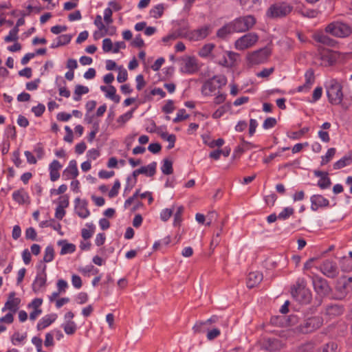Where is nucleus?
Wrapping results in <instances>:
<instances>
[{"mask_svg": "<svg viewBox=\"0 0 352 352\" xmlns=\"http://www.w3.org/2000/svg\"><path fill=\"white\" fill-rule=\"evenodd\" d=\"M329 102L333 105L340 104L343 100L342 84L336 78H331L324 85Z\"/></svg>", "mask_w": 352, "mask_h": 352, "instance_id": "obj_1", "label": "nucleus"}, {"mask_svg": "<svg viewBox=\"0 0 352 352\" xmlns=\"http://www.w3.org/2000/svg\"><path fill=\"white\" fill-rule=\"evenodd\" d=\"M227 78L224 75H215L206 80L201 89L202 95L211 96L217 89H221L227 84Z\"/></svg>", "mask_w": 352, "mask_h": 352, "instance_id": "obj_2", "label": "nucleus"}, {"mask_svg": "<svg viewBox=\"0 0 352 352\" xmlns=\"http://www.w3.org/2000/svg\"><path fill=\"white\" fill-rule=\"evenodd\" d=\"M324 30L326 33L337 38H346L352 32L351 26L341 21H334L329 23Z\"/></svg>", "mask_w": 352, "mask_h": 352, "instance_id": "obj_3", "label": "nucleus"}, {"mask_svg": "<svg viewBox=\"0 0 352 352\" xmlns=\"http://www.w3.org/2000/svg\"><path fill=\"white\" fill-rule=\"evenodd\" d=\"M240 55L232 51H222L217 54L212 55V59L219 65L223 66L226 68H232L234 67Z\"/></svg>", "mask_w": 352, "mask_h": 352, "instance_id": "obj_4", "label": "nucleus"}, {"mask_svg": "<svg viewBox=\"0 0 352 352\" xmlns=\"http://www.w3.org/2000/svg\"><path fill=\"white\" fill-rule=\"evenodd\" d=\"M236 33H243L251 30L256 23V18L251 14L241 16L232 21Z\"/></svg>", "mask_w": 352, "mask_h": 352, "instance_id": "obj_5", "label": "nucleus"}, {"mask_svg": "<svg viewBox=\"0 0 352 352\" xmlns=\"http://www.w3.org/2000/svg\"><path fill=\"white\" fill-rule=\"evenodd\" d=\"M259 36L255 32H248L238 38L234 43L236 50L244 51L254 47L258 41Z\"/></svg>", "mask_w": 352, "mask_h": 352, "instance_id": "obj_6", "label": "nucleus"}, {"mask_svg": "<svg viewBox=\"0 0 352 352\" xmlns=\"http://www.w3.org/2000/svg\"><path fill=\"white\" fill-rule=\"evenodd\" d=\"M293 10V6L287 2L272 4L267 11V16L271 18H280L288 15Z\"/></svg>", "mask_w": 352, "mask_h": 352, "instance_id": "obj_7", "label": "nucleus"}, {"mask_svg": "<svg viewBox=\"0 0 352 352\" xmlns=\"http://www.w3.org/2000/svg\"><path fill=\"white\" fill-rule=\"evenodd\" d=\"M212 27L210 25H204L198 28L189 31L186 38L190 41H199L206 38L212 32Z\"/></svg>", "mask_w": 352, "mask_h": 352, "instance_id": "obj_8", "label": "nucleus"}, {"mask_svg": "<svg viewBox=\"0 0 352 352\" xmlns=\"http://www.w3.org/2000/svg\"><path fill=\"white\" fill-rule=\"evenodd\" d=\"M38 271L32 284V289L34 293L39 292L45 286L47 282V266L45 264L38 265Z\"/></svg>", "mask_w": 352, "mask_h": 352, "instance_id": "obj_9", "label": "nucleus"}, {"mask_svg": "<svg viewBox=\"0 0 352 352\" xmlns=\"http://www.w3.org/2000/svg\"><path fill=\"white\" fill-rule=\"evenodd\" d=\"M323 323L322 317L316 316L307 318L300 326L299 329L303 333H311L320 328Z\"/></svg>", "mask_w": 352, "mask_h": 352, "instance_id": "obj_10", "label": "nucleus"}, {"mask_svg": "<svg viewBox=\"0 0 352 352\" xmlns=\"http://www.w3.org/2000/svg\"><path fill=\"white\" fill-rule=\"evenodd\" d=\"M270 54V50L267 48H261L254 51L247 56L248 61L252 65H258L265 63Z\"/></svg>", "mask_w": 352, "mask_h": 352, "instance_id": "obj_11", "label": "nucleus"}, {"mask_svg": "<svg viewBox=\"0 0 352 352\" xmlns=\"http://www.w3.org/2000/svg\"><path fill=\"white\" fill-rule=\"evenodd\" d=\"M74 317V314L72 311L67 312L64 316V322L60 325L67 336H72L77 331L78 327L73 320Z\"/></svg>", "mask_w": 352, "mask_h": 352, "instance_id": "obj_12", "label": "nucleus"}, {"mask_svg": "<svg viewBox=\"0 0 352 352\" xmlns=\"http://www.w3.org/2000/svg\"><path fill=\"white\" fill-rule=\"evenodd\" d=\"M311 206L312 211L316 212L320 209H324L330 207V201L328 199L322 195L316 194L310 197Z\"/></svg>", "mask_w": 352, "mask_h": 352, "instance_id": "obj_13", "label": "nucleus"}, {"mask_svg": "<svg viewBox=\"0 0 352 352\" xmlns=\"http://www.w3.org/2000/svg\"><path fill=\"white\" fill-rule=\"evenodd\" d=\"M312 284L316 292L320 296H324L329 292L327 280L318 275L311 276Z\"/></svg>", "mask_w": 352, "mask_h": 352, "instance_id": "obj_14", "label": "nucleus"}, {"mask_svg": "<svg viewBox=\"0 0 352 352\" xmlns=\"http://www.w3.org/2000/svg\"><path fill=\"white\" fill-rule=\"evenodd\" d=\"M21 303V299L16 297V293L11 292L9 293L8 300L5 302L4 306L1 308L2 312L9 311L13 314H15L19 309Z\"/></svg>", "mask_w": 352, "mask_h": 352, "instance_id": "obj_15", "label": "nucleus"}, {"mask_svg": "<svg viewBox=\"0 0 352 352\" xmlns=\"http://www.w3.org/2000/svg\"><path fill=\"white\" fill-rule=\"evenodd\" d=\"M199 69L197 59L193 56H188L183 59V65L180 68L182 73L186 74H193Z\"/></svg>", "mask_w": 352, "mask_h": 352, "instance_id": "obj_16", "label": "nucleus"}, {"mask_svg": "<svg viewBox=\"0 0 352 352\" xmlns=\"http://www.w3.org/2000/svg\"><path fill=\"white\" fill-rule=\"evenodd\" d=\"M320 270L329 278H335L338 274V269L335 262L331 260H326L322 262Z\"/></svg>", "mask_w": 352, "mask_h": 352, "instance_id": "obj_17", "label": "nucleus"}, {"mask_svg": "<svg viewBox=\"0 0 352 352\" xmlns=\"http://www.w3.org/2000/svg\"><path fill=\"white\" fill-rule=\"evenodd\" d=\"M87 206L88 202L87 200L80 199L79 197L75 199L74 211L79 217L86 219L90 215V211Z\"/></svg>", "mask_w": 352, "mask_h": 352, "instance_id": "obj_18", "label": "nucleus"}, {"mask_svg": "<svg viewBox=\"0 0 352 352\" xmlns=\"http://www.w3.org/2000/svg\"><path fill=\"white\" fill-rule=\"evenodd\" d=\"M305 82L302 85L297 87L298 92H308L315 82V76L313 70H307L305 74Z\"/></svg>", "mask_w": 352, "mask_h": 352, "instance_id": "obj_19", "label": "nucleus"}, {"mask_svg": "<svg viewBox=\"0 0 352 352\" xmlns=\"http://www.w3.org/2000/svg\"><path fill=\"white\" fill-rule=\"evenodd\" d=\"M293 298L302 304H307L311 300V293L310 290L304 289L299 291H291Z\"/></svg>", "mask_w": 352, "mask_h": 352, "instance_id": "obj_20", "label": "nucleus"}, {"mask_svg": "<svg viewBox=\"0 0 352 352\" xmlns=\"http://www.w3.org/2000/svg\"><path fill=\"white\" fill-rule=\"evenodd\" d=\"M217 320L218 317L217 316H212L206 321L196 322L192 329L195 333H204L206 330H208V327L210 323L216 322Z\"/></svg>", "mask_w": 352, "mask_h": 352, "instance_id": "obj_21", "label": "nucleus"}, {"mask_svg": "<svg viewBox=\"0 0 352 352\" xmlns=\"http://www.w3.org/2000/svg\"><path fill=\"white\" fill-rule=\"evenodd\" d=\"M13 200L19 205H24L30 203L28 193L23 188L14 190L12 195Z\"/></svg>", "mask_w": 352, "mask_h": 352, "instance_id": "obj_22", "label": "nucleus"}, {"mask_svg": "<svg viewBox=\"0 0 352 352\" xmlns=\"http://www.w3.org/2000/svg\"><path fill=\"white\" fill-rule=\"evenodd\" d=\"M78 175V170L77 167L76 161L72 160L69 161L68 166L64 170L63 176L65 179L68 180L72 178H76Z\"/></svg>", "mask_w": 352, "mask_h": 352, "instance_id": "obj_23", "label": "nucleus"}, {"mask_svg": "<svg viewBox=\"0 0 352 352\" xmlns=\"http://www.w3.org/2000/svg\"><path fill=\"white\" fill-rule=\"evenodd\" d=\"M58 318L56 314H50L42 317L36 324V329L38 331L43 330L50 325H51L53 322H54Z\"/></svg>", "mask_w": 352, "mask_h": 352, "instance_id": "obj_24", "label": "nucleus"}, {"mask_svg": "<svg viewBox=\"0 0 352 352\" xmlns=\"http://www.w3.org/2000/svg\"><path fill=\"white\" fill-rule=\"evenodd\" d=\"M63 166L60 163L56 160H54L49 165V173L50 177L52 182H55L58 180L60 177L59 171L62 168Z\"/></svg>", "mask_w": 352, "mask_h": 352, "instance_id": "obj_25", "label": "nucleus"}, {"mask_svg": "<svg viewBox=\"0 0 352 352\" xmlns=\"http://www.w3.org/2000/svg\"><path fill=\"white\" fill-rule=\"evenodd\" d=\"M100 90L104 93L105 97L116 103L120 102V97L116 94V89L112 85L100 86Z\"/></svg>", "mask_w": 352, "mask_h": 352, "instance_id": "obj_26", "label": "nucleus"}, {"mask_svg": "<svg viewBox=\"0 0 352 352\" xmlns=\"http://www.w3.org/2000/svg\"><path fill=\"white\" fill-rule=\"evenodd\" d=\"M263 280V274L260 272H252L249 273L247 278V287L253 288L257 286Z\"/></svg>", "mask_w": 352, "mask_h": 352, "instance_id": "obj_27", "label": "nucleus"}, {"mask_svg": "<svg viewBox=\"0 0 352 352\" xmlns=\"http://www.w3.org/2000/svg\"><path fill=\"white\" fill-rule=\"evenodd\" d=\"M352 164V151L349 152L341 159L336 162L333 166L334 170H339Z\"/></svg>", "mask_w": 352, "mask_h": 352, "instance_id": "obj_28", "label": "nucleus"}, {"mask_svg": "<svg viewBox=\"0 0 352 352\" xmlns=\"http://www.w3.org/2000/svg\"><path fill=\"white\" fill-rule=\"evenodd\" d=\"M232 33H236L232 26V22L230 21L226 24H225L223 27L219 28L217 31V36L220 38H226L229 34Z\"/></svg>", "mask_w": 352, "mask_h": 352, "instance_id": "obj_29", "label": "nucleus"}, {"mask_svg": "<svg viewBox=\"0 0 352 352\" xmlns=\"http://www.w3.org/2000/svg\"><path fill=\"white\" fill-rule=\"evenodd\" d=\"M58 246L61 247L60 255L74 253L76 251V245L68 243L67 240H60L57 242Z\"/></svg>", "mask_w": 352, "mask_h": 352, "instance_id": "obj_30", "label": "nucleus"}, {"mask_svg": "<svg viewBox=\"0 0 352 352\" xmlns=\"http://www.w3.org/2000/svg\"><path fill=\"white\" fill-rule=\"evenodd\" d=\"M72 38V36L70 34H61L53 41L51 43L50 47L54 49L60 46L67 45L70 43Z\"/></svg>", "mask_w": 352, "mask_h": 352, "instance_id": "obj_31", "label": "nucleus"}, {"mask_svg": "<svg viewBox=\"0 0 352 352\" xmlns=\"http://www.w3.org/2000/svg\"><path fill=\"white\" fill-rule=\"evenodd\" d=\"M265 349L270 351L280 350L283 347L281 342L275 338H270L266 342Z\"/></svg>", "mask_w": 352, "mask_h": 352, "instance_id": "obj_32", "label": "nucleus"}, {"mask_svg": "<svg viewBox=\"0 0 352 352\" xmlns=\"http://www.w3.org/2000/svg\"><path fill=\"white\" fill-rule=\"evenodd\" d=\"M215 47L213 43H206L199 50L198 54L201 58H208L212 55V52Z\"/></svg>", "mask_w": 352, "mask_h": 352, "instance_id": "obj_33", "label": "nucleus"}, {"mask_svg": "<svg viewBox=\"0 0 352 352\" xmlns=\"http://www.w3.org/2000/svg\"><path fill=\"white\" fill-rule=\"evenodd\" d=\"M157 163L153 162L147 166H143L140 167V170L142 175L147 177H153L156 173Z\"/></svg>", "mask_w": 352, "mask_h": 352, "instance_id": "obj_34", "label": "nucleus"}, {"mask_svg": "<svg viewBox=\"0 0 352 352\" xmlns=\"http://www.w3.org/2000/svg\"><path fill=\"white\" fill-rule=\"evenodd\" d=\"M54 258V250L52 245H47L44 252V256L43 261H41V263L38 265H43V263H50L52 261Z\"/></svg>", "mask_w": 352, "mask_h": 352, "instance_id": "obj_35", "label": "nucleus"}, {"mask_svg": "<svg viewBox=\"0 0 352 352\" xmlns=\"http://www.w3.org/2000/svg\"><path fill=\"white\" fill-rule=\"evenodd\" d=\"M230 109V103H227L226 104L221 105L212 113V118L214 120L219 119Z\"/></svg>", "mask_w": 352, "mask_h": 352, "instance_id": "obj_36", "label": "nucleus"}, {"mask_svg": "<svg viewBox=\"0 0 352 352\" xmlns=\"http://www.w3.org/2000/svg\"><path fill=\"white\" fill-rule=\"evenodd\" d=\"M164 6L162 3H159L155 6H153L149 12V14L151 17L154 19H159L160 18L164 13Z\"/></svg>", "mask_w": 352, "mask_h": 352, "instance_id": "obj_37", "label": "nucleus"}, {"mask_svg": "<svg viewBox=\"0 0 352 352\" xmlns=\"http://www.w3.org/2000/svg\"><path fill=\"white\" fill-rule=\"evenodd\" d=\"M314 38L316 41L327 45H332L333 43L332 38L322 32L315 34Z\"/></svg>", "mask_w": 352, "mask_h": 352, "instance_id": "obj_38", "label": "nucleus"}, {"mask_svg": "<svg viewBox=\"0 0 352 352\" xmlns=\"http://www.w3.org/2000/svg\"><path fill=\"white\" fill-rule=\"evenodd\" d=\"M309 131V127H303L298 131H292L287 133V136L291 140H299Z\"/></svg>", "mask_w": 352, "mask_h": 352, "instance_id": "obj_39", "label": "nucleus"}, {"mask_svg": "<svg viewBox=\"0 0 352 352\" xmlns=\"http://www.w3.org/2000/svg\"><path fill=\"white\" fill-rule=\"evenodd\" d=\"M184 207L182 206H179L176 207V209L174 210V219H173V226H180L182 221V214L184 212Z\"/></svg>", "mask_w": 352, "mask_h": 352, "instance_id": "obj_40", "label": "nucleus"}, {"mask_svg": "<svg viewBox=\"0 0 352 352\" xmlns=\"http://www.w3.org/2000/svg\"><path fill=\"white\" fill-rule=\"evenodd\" d=\"M336 153V149L335 148H329L325 155L321 157L320 165L324 166L329 163L333 159Z\"/></svg>", "mask_w": 352, "mask_h": 352, "instance_id": "obj_41", "label": "nucleus"}, {"mask_svg": "<svg viewBox=\"0 0 352 352\" xmlns=\"http://www.w3.org/2000/svg\"><path fill=\"white\" fill-rule=\"evenodd\" d=\"M135 109H132L126 113L120 116L117 119V122L119 123L120 126H124L125 123H126L133 118V114L135 111Z\"/></svg>", "mask_w": 352, "mask_h": 352, "instance_id": "obj_42", "label": "nucleus"}, {"mask_svg": "<svg viewBox=\"0 0 352 352\" xmlns=\"http://www.w3.org/2000/svg\"><path fill=\"white\" fill-rule=\"evenodd\" d=\"M86 226L87 228H83L81 232L82 236L85 240L89 239L92 236L96 228L93 223H87Z\"/></svg>", "mask_w": 352, "mask_h": 352, "instance_id": "obj_43", "label": "nucleus"}, {"mask_svg": "<svg viewBox=\"0 0 352 352\" xmlns=\"http://www.w3.org/2000/svg\"><path fill=\"white\" fill-rule=\"evenodd\" d=\"M341 267L344 272L352 271V252H349L348 257L343 258Z\"/></svg>", "mask_w": 352, "mask_h": 352, "instance_id": "obj_44", "label": "nucleus"}, {"mask_svg": "<svg viewBox=\"0 0 352 352\" xmlns=\"http://www.w3.org/2000/svg\"><path fill=\"white\" fill-rule=\"evenodd\" d=\"M304 289H308L307 287V281L304 278L300 277L296 280V283L292 286V291H299Z\"/></svg>", "mask_w": 352, "mask_h": 352, "instance_id": "obj_45", "label": "nucleus"}, {"mask_svg": "<svg viewBox=\"0 0 352 352\" xmlns=\"http://www.w3.org/2000/svg\"><path fill=\"white\" fill-rule=\"evenodd\" d=\"M161 170L164 175H170L173 173V162L165 159L163 160V164L161 166Z\"/></svg>", "mask_w": 352, "mask_h": 352, "instance_id": "obj_46", "label": "nucleus"}, {"mask_svg": "<svg viewBox=\"0 0 352 352\" xmlns=\"http://www.w3.org/2000/svg\"><path fill=\"white\" fill-rule=\"evenodd\" d=\"M342 313L343 308L337 305L329 306L327 309V314L329 316H340Z\"/></svg>", "mask_w": 352, "mask_h": 352, "instance_id": "obj_47", "label": "nucleus"}, {"mask_svg": "<svg viewBox=\"0 0 352 352\" xmlns=\"http://www.w3.org/2000/svg\"><path fill=\"white\" fill-rule=\"evenodd\" d=\"M26 337V333L21 334L19 332H16L12 335L11 338L12 343L14 345L19 344L25 340Z\"/></svg>", "mask_w": 352, "mask_h": 352, "instance_id": "obj_48", "label": "nucleus"}, {"mask_svg": "<svg viewBox=\"0 0 352 352\" xmlns=\"http://www.w3.org/2000/svg\"><path fill=\"white\" fill-rule=\"evenodd\" d=\"M19 31V28H13L10 30L9 34L4 38V41L7 43L16 41L18 39Z\"/></svg>", "mask_w": 352, "mask_h": 352, "instance_id": "obj_49", "label": "nucleus"}, {"mask_svg": "<svg viewBox=\"0 0 352 352\" xmlns=\"http://www.w3.org/2000/svg\"><path fill=\"white\" fill-rule=\"evenodd\" d=\"M331 179L328 175H323L318 182L317 185L322 190L328 188L331 186Z\"/></svg>", "mask_w": 352, "mask_h": 352, "instance_id": "obj_50", "label": "nucleus"}, {"mask_svg": "<svg viewBox=\"0 0 352 352\" xmlns=\"http://www.w3.org/2000/svg\"><path fill=\"white\" fill-rule=\"evenodd\" d=\"M175 210L174 206L172 208H164L160 212V219L162 221L166 222L172 216Z\"/></svg>", "mask_w": 352, "mask_h": 352, "instance_id": "obj_51", "label": "nucleus"}, {"mask_svg": "<svg viewBox=\"0 0 352 352\" xmlns=\"http://www.w3.org/2000/svg\"><path fill=\"white\" fill-rule=\"evenodd\" d=\"M294 212L293 208L286 207L278 214V219L285 220L292 215Z\"/></svg>", "mask_w": 352, "mask_h": 352, "instance_id": "obj_52", "label": "nucleus"}, {"mask_svg": "<svg viewBox=\"0 0 352 352\" xmlns=\"http://www.w3.org/2000/svg\"><path fill=\"white\" fill-rule=\"evenodd\" d=\"M299 13L304 17L313 19L318 16V12L314 9H306L299 11Z\"/></svg>", "mask_w": 352, "mask_h": 352, "instance_id": "obj_53", "label": "nucleus"}, {"mask_svg": "<svg viewBox=\"0 0 352 352\" xmlns=\"http://www.w3.org/2000/svg\"><path fill=\"white\" fill-rule=\"evenodd\" d=\"M33 152L36 155L35 157L38 160H41L45 155L44 148H43V146L41 145V144H40V143L36 144L34 146Z\"/></svg>", "mask_w": 352, "mask_h": 352, "instance_id": "obj_54", "label": "nucleus"}, {"mask_svg": "<svg viewBox=\"0 0 352 352\" xmlns=\"http://www.w3.org/2000/svg\"><path fill=\"white\" fill-rule=\"evenodd\" d=\"M128 74L127 71L123 67H118V74L117 76V80L118 82H124L127 80Z\"/></svg>", "mask_w": 352, "mask_h": 352, "instance_id": "obj_55", "label": "nucleus"}, {"mask_svg": "<svg viewBox=\"0 0 352 352\" xmlns=\"http://www.w3.org/2000/svg\"><path fill=\"white\" fill-rule=\"evenodd\" d=\"M322 95V88L321 87H317L314 89L312 94V98L309 102L311 103H315L320 99Z\"/></svg>", "mask_w": 352, "mask_h": 352, "instance_id": "obj_56", "label": "nucleus"}, {"mask_svg": "<svg viewBox=\"0 0 352 352\" xmlns=\"http://www.w3.org/2000/svg\"><path fill=\"white\" fill-rule=\"evenodd\" d=\"M214 98L213 100V102L214 104L218 105L223 103L227 98V95L225 93H221L218 91L217 94H214Z\"/></svg>", "mask_w": 352, "mask_h": 352, "instance_id": "obj_57", "label": "nucleus"}, {"mask_svg": "<svg viewBox=\"0 0 352 352\" xmlns=\"http://www.w3.org/2000/svg\"><path fill=\"white\" fill-rule=\"evenodd\" d=\"M113 44L111 41V40L109 38H106L104 39H103L102 41V50L104 51V52H113Z\"/></svg>", "mask_w": 352, "mask_h": 352, "instance_id": "obj_58", "label": "nucleus"}, {"mask_svg": "<svg viewBox=\"0 0 352 352\" xmlns=\"http://www.w3.org/2000/svg\"><path fill=\"white\" fill-rule=\"evenodd\" d=\"M277 123L276 119L275 118L270 117L265 120L263 123V128L264 129H270L276 126Z\"/></svg>", "mask_w": 352, "mask_h": 352, "instance_id": "obj_59", "label": "nucleus"}, {"mask_svg": "<svg viewBox=\"0 0 352 352\" xmlns=\"http://www.w3.org/2000/svg\"><path fill=\"white\" fill-rule=\"evenodd\" d=\"M189 117V115L186 113L184 109H181L178 111L176 117L173 119V122L177 123L182 120H184Z\"/></svg>", "mask_w": 352, "mask_h": 352, "instance_id": "obj_60", "label": "nucleus"}, {"mask_svg": "<svg viewBox=\"0 0 352 352\" xmlns=\"http://www.w3.org/2000/svg\"><path fill=\"white\" fill-rule=\"evenodd\" d=\"M120 188V182L119 180H116L114 182L113 186H112L111 189L109 192V197L110 198L115 197L118 195L119 190Z\"/></svg>", "mask_w": 352, "mask_h": 352, "instance_id": "obj_61", "label": "nucleus"}, {"mask_svg": "<svg viewBox=\"0 0 352 352\" xmlns=\"http://www.w3.org/2000/svg\"><path fill=\"white\" fill-rule=\"evenodd\" d=\"M25 236L27 239L35 241L36 240L37 233L34 228L30 227L25 230Z\"/></svg>", "mask_w": 352, "mask_h": 352, "instance_id": "obj_62", "label": "nucleus"}, {"mask_svg": "<svg viewBox=\"0 0 352 352\" xmlns=\"http://www.w3.org/2000/svg\"><path fill=\"white\" fill-rule=\"evenodd\" d=\"M206 332H207L206 337L208 340H212L215 339L221 333L220 330L217 328H214L212 329H210L208 328V330H206Z\"/></svg>", "mask_w": 352, "mask_h": 352, "instance_id": "obj_63", "label": "nucleus"}, {"mask_svg": "<svg viewBox=\"0 0 352 352\" xmlns=\"http://www.w3.org/2000/svg\"><path fill=\"white\" fill-rule=\"evenodd\" d=\"M112 14H113V11H112L111 8H107L104 10L103 19H104V22L107 25L113 23Z\"/></svg>", "mask_w": 352, "mask_h": 352, "instance_id": "obj_64", "label": "nucleus"}]
</instances>
